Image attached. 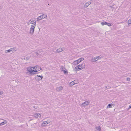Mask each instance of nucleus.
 <instances>
[{"mask_svg": "<svg viewBox=\"0 0 131 131\" xmlns=\"http://www.w3.org/2000/svg\"><path fill=\"white\" fill-rule=\"evenodd\" d=\"M74 84H74V83L73 81L71 82L70 83V85L71 86H72L73 85H74Z\"/></svg>", "mask_w": 131, "mask_h": 131, "instance_id": "a211bd4d", "label": "nucleus"}, {"mask_svg": "<svg viewBox=\"0 0 131 131\" xmlns=\"http://www.w3.org/2000/svg\"><path fill=\"white\" fill-rule=\"evenodd\" d=\"M36 79L38 81L40 80L43 78L42 76H40L37 75L35 77Z\"/></svg>", "mask_w": 131, "mask_h": 131, "instance_id": "9d476101", "label": "nucleus"}, {"mask_svg": "<svg viewBox=\"0 0 131 131\" xmlns=\"http://www.w3.org/2000/svg\"><path fill=\"white\" fill-rule=\"evenodd\" d=\"M131 108V104L129 106V108H128L127 110H129Z\"/></svg>", "mask_w": 131, "mask_h": 131, "instance_id": "cd10ccee", "label": "nucleus"}, {"mask_svg": "<svg viewBox=\"0 0 131 131\" xmlns=\"http://www.w3.org/2000/svg\"><path fill=\"white\" fill-rule=\"evenodd\" d=\"M56 90L58 91H59L60 90L63 89V87L62 86H60L59 87H57L56 88Z\"/></svg>", "mask_w": 131, "mask_h": 131, "instance_id": "4468645a", "label": "nucleus"}, {"mask_svg": "<svg viewBox=\"0 0 131 131\" xmlns=\"http://www.w3.org/2000/svg\"><path fill=\"white\" fill-rule=\"evenodd\" d=\"M73 81L75 84H77L78 83V80H75Z\"/></svg>", "mask_w": 131, "mask_h": 131, "instance_id": "6ab92c4d", "label": "nucleus"}, {"mask_svg": "<svg viewBox=\"0 0 131 131\" xmlns=\"http://www.w3.org/2000/svg\"><path fill=\"white\" fill-rule=\"evenodd\" d=\"M34 68L35 72L40 71V70L42 69L40 67L37 66L34 67Z\"/></svg>", "mask_w": 131, "mask_h": 131, "instance_id": "423d86ee", "label": "nucleus"}, {"mask_svg": "<svg viewBox=\"0 0 131 131\" xmlns=\"http://www.w3.org/2000/svg\"><path fill=\"white\" fill-rule=\"evenodd\" d=\"M47 17V15L46 14H45L41 15L38 17L37 18V21L46 18Z\"/></svg>", "mask_w": 131, "mask_h": 131, "instance_id": "7ed1b4c3", "label": "nucleus"}, {"mask_svg": "<svg viewBox=\"0 0 131 131\" xmlns=\"http://www.w3.org/2000/svg\"><path fill=\"white\" fill-rule=\"evenodd\" d=\"M93 2L92 0L89 1L88 2L86 3L84 5V7L85 8H86Z\"/></svg>", "mask_w": 131, "mask_h": 131, "instance_id": "1a4fd4ad", "label": "nucleus"}, {"mask_svg": "<svg viewBox=\"0 0 131 131\" xmlns=\"http://www.w3.org/2000/svg\"><path fill=\"white\" fill-rule=\"evenodd\" d=\"M30 58V56H28L26 57L25 58H24V59L25 60H28L29 58Z\"/></svg>", "mask_w": 131, "mask_h": 131, "instance_id": "4be33fe9", "label": "nucleus"}, {"mask_svg": "<svg viewBox=\"0 0 131 131\" xmlns=\"http://www.w3.org/2000/svg\"><path fill=\"white\" fill-rule=\"evenodd\" d=\"M41 115L39 113H36L34 114V116L36 118H40L41 116Z\"/></svg>", "mask_w": 131, "mask_h": 131, "instance_id": "f8f14e48", "label": "nucleus"}, {"mask_svg": "<svg viewBox=\"0 0 131 131\" xmlns=\"http://www.w3.org/2000/svg\"><path fill=\"white\" fill-rule=\"evenodd\" d=\"M3 93V91H0V95H2Z\"/></svg>", "mask_w": 131, "mask_h": 131, "instance_id": "c85d7f7f", "label": "nucleus"}, {"mask_svg": "<svg viewBox=\"0 0 131 131\" xmlns=\"http://www.w3.org/2000/svg\"><path fill=\"white\" fill-rule=\"evenodd\" d=\"M33 55L34 56H35V55H37L38 54V52H34L32 53Z\"/></svg>", "mask_w": 131, "mask_h": 131, "instance_id": "412c9836", "label": "nucleus"}, {"mask_svg": "<svg viewBox=\"0 0 131 131\" xmlns=\"http://www.w3.org/2000/svg\"><path fill=\"white\" fill-rule=\"evenodd\" d=\"M10 52H11V50L10 49H9L8 50H6L5 51V52L6 53H7Z\"/></svg>", "mask_w": 131, "mask_h": 131, "instance_id": "aec40b11", "label": "nucleus"}, {"mask_svg": "<svg viewBox=\"0 0 131 131\" xmlns=\"http://www.w3.org/2000/svg\"><path fill=\"white\" fill-rule=\"evenodd\" d=\"M82 64L81 65L80 64L75 67V69L79 71L83 69V67L82 66Z\"/></svg>", "mask_w": 131, "mask_h": 131, "instance_id": "6e6552de", "label": "nucleus"}, {"mask_svg": "<svg viewBox=\"0 0 131 131\" xmlns=\"http://www.w3.org/2000/svg\"><path fill=\"white\" fill-rule=\"evenodd\" d=\"M90 103V102L89 101H86L81 104V107H86Z\"/></svg>", "mask_w": 131, "mask_h": 131, "instance_id": "20e7f679", "label": "nucleus"}, {"mask_svg": "<svg viewBox=\"0 0 131 131\" xmlns=\"http://www.w3.org/2000/svg\"><path fill=\"white\" fill-rule=\"evenodd\" d=\"M7 123V121L6 120H4V121L3 122L0 123V126L6 124Z\"/></svg>", "mask_w": 131, "mask_h": 131, "instance_id": "dca6fc26", "label": "nucleus"}, {"mask_svg": "<svg viewBox=\"0 0 131 131\" xmlns=\"http://www.w3.org/2000/svg\"><path fill=\"white\" fill-rule=\"evenodd\" d=\"M130 78H127V81H130Z\"/></svg>", "mask_w": 131, "mask_h": 131, "instance_id": "7c9ffc66", "label": "nucleus"}, {"mask_svg": "<svg viewBox=\"0 0 131 131\" xmlns=\"http://www.w3.org/2000/svg\"><path fill=\"white\" fill-rule=\"evenodd\" d=\"M27 70L31 74H34L35 73H34L35 72L34 67H30L27 68Z\"/></svg>", "mask_w": 131, "mask_h": 131, "instance_id": "f03ea898", "label": "nucleus"}, {"mask_svg": "<svg viewBox=\"0 0 131 131\" xmlns=\"http://www.w3.org/2000/svg\"><path fill=\"white\" fill-rule=\"evenodd\" d=\"M28 23L32 24L30 29V33L31 35H32L34 32V29L36 26V22H34L33 21H31L30 20L29 21Z\"/></svg>", "mask_w": 131, "mask_h": 131, "instance_id": "f257e3e1", "label": "nucleus"}, {"mask_svg": "<svg viewBox=\"0 0 131 131\" xmlns=\"http://www.w3.org/2000/svg\"><path fill=\"white\" fill-rule=\"evenodd\" d=\"M96 128L99 131H100L101 130V128L100 126L97 127Z\"/></svg>", "mask_w": 131, "mask_h": 131, "instance_id": "393cba45", "label": "nucleus"}, {"mask_svg": "<svg viewBox=\"0 0 131 131\" xmlns=\"http://www.w3.org/2000/svg\"><path fill=\"white\" fill-rule=\"evenodd\" d=\"M101 24L102 25H107L109 26H112L113 25V24L112 23H108L106 22H102L101 23Z\"/></svg>", "mask_w": 131, "mask_h": 131, "instance_id": "0eeeda50", "label": "nucleus"}, {"mask_svg": "<svg viewBox=\"0 0 131 131\" xmlns=\"http://www.w3.org/2000/svg\"><path fill=\"white\" fill-rule=\"evenodd\" d=\"M96 58L97 60H99L101 58L100 57V56H98V57H96Z\"/></svg>", "mask_w": 131, "mask_h": 131, "instance_id": "a878e982", "label": "nucleus"}, {"mask_svg": "<svg viewBox=\"0 0 131 131\" xmlns=\"http://www.w3.org/2000/svg\"><path fill=\"white\" fill-rule=\"evenodd\" d=\"M84 60V58H81L75 61H74V64H78L82 61Z\"/></svg>", "mask_w": 131, "mask_h": 131, "instance_id": "39448f33", "label": "nucleus"}, {"mask_svg": "<svg viewBox=\"0 0 131 131\" xmlns=\"http://www.w3.org/2000/svg\"><path fill=\"white\" fill-rule=\"evenodd\" d=\"M64 68V67L63 66H62L61 67V69H62V70H63V69Z\"/></svg>", "mask_w": 131, "mask_h": 131, "instance_id": "c756f323", "label": "nucleus"}, {"mask_svg": "<svg viewBox=\"0 0 131 131\" xmlns=\"http://www.w3.org/2000/svg\"><path fill=\"white\" fill-rule=\"evenodd\" d=\"M48 124V123L47 121H44L41 124V125L42 127H44L46 126Z\"/></svg>", "mask_w": 131, "mask_h": 131, "instance_id": "9b49d317", "label": "nucleus"}, {"mask_svg": "<svg viewBox=\"0 0 131 131\" xmlns=\"http://www.w3.org/2000/svg\"><path fill=\"white\" fill-rule=\"evenodd\" d=\"M91 61L93 62H95L97 61V60H96L95 57H93L91 59Z\"/></svg>", "mask_w": 131, "mask_h": 131, "instance_id": "f3484780", "label": "nucleus"}, {"mask_svg": "<svg viewBox=\"0 0 131 131\" xmlns=\"http://www.w3.org/2000/svg\"><path fill=\"white\" fill-rule=\"evenodd\" d=\"M113 105V104H109L107 106V107H108L109 108H111L112 107Z\"/></svg>", "mask_w": 131, "mask_h": 131, "instance_id": "5701e85b", "label": "nucleus"}, {"mask_svg": "<svg viewBox=\"0 0 131 131\" xmlns=\"http://www.w3.org/2000/svg\"><path fill=\"white\" fill-rule=\"evenodd\" d=\"M62 71H63L64 74H65L68 73V72L67 71L65 70H62Z\"/></svg>", "mask_w": 131, "mask_h": 131, "instance_id": "b1692460", "label": "nucleus"}, {"mask_svg": "<svg viewBox=\"0 0 131 131\" xmlns=\"http://www.w3.org/2000/svg\"><path fill=\"white\" fill-rule=\"evenodd\" d=\"M63 51V49L62 48H60L59 49H57L56 51L55 52L59 53L62 51Z\"/></svg>", "mask_w": 131, "mask_h": 131, "instance_id": "ddd939ff", "label": "nucleus"}, {"mask_svg": "<svg viewBox=\"0 0 131 131\" xmlns=\"http://www.w3.org/2000/svg\"><path fill=\"white\" fill-rule=\"evenodd\" d=\"M10 49L11 50V51L12 52H14L15 51H16L17 50V49L16 47L11 48H10Z\"/></svg>", "mask_w": 131, "mask_h": 131, "instance_id": "2eb2a0df", "label": "nucleus"}, {"mask_svg": "<svg viewBox=\"0 0 131 131\" xmlns=\"http://www.w3.org/2000/svg\"><path fill=\"white\" fill-rule=\"evenodd\" d=\"M128 24H131V19H129L128 21Z\"/></svg>", "mask_w": 131, "mask_h": 131, "instance_id": "bb28decb", "label": "nucleus"}]
</instances>
